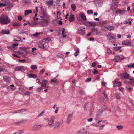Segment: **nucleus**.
Here are the masks:
<instances>
[{
  "label": "nucleus",
  "mask_w": 134,
  "mask_h": 134,
  "mask_svg": "<svg viewBox=\"0 0 134 134\" xmlns=\"http://www.w3.org/2000/svg\"><path fill=\"white\" fill-rule=\"evenodd\" d=\"M10 21L9 18L7 15H2L0 16V23L2 24H7Z\"/></svg>",
  "instance_id": "obj_1"
},
{
  "label": "nucleus",
  "mask_w": 134,
  "mask_h": 134,
  "mask_svg": "<svg viewBox=\"0 0 134 134\" xmlns=\"http://www.w3.org/2000/svg\"><path fill=\"white\" fill-rule=\"evenodd\" d=\"M55 117L54 116H52L48 120V124L46 126V127H51L54 126L53 123L55 121Z\"/></svg>",
  "instance_id": "obj_2"
},
{
  "label": "nucleus",
  "mask_w": 134,
  "mask_h": 134,
  "mask_svg": "<svg viewBox=\"0 0 134 134\" xmlns=\"http://www.w3.org/2000/svg\"><path fill=\"white\" fill-rule=\"evenodd\" d=\"M88 129L86 128H83L79 130L77 134H88Z\"/></svg>",
  "instance_id": "obj_3"
},
{
  "label": "nucleus",
  "mask_w": 134,
  "mask_h": 134,
  "mask_svg": "<svg viewBox=\"0 0 134 134\" xmlns=\"http://www.w3.org/2000/svg\"><path fill=\"white\" fill-rule=\"evenodd\" d=\"M43 126V124H35L32 127V129L34 130H39L41 127Z\"/></svg>",
  "instance_id": "obj_4"
},
{
  "label": "nucleus",
  "mask_w": 134,
  "mask_h": 134,
  "mask_svg": "<svg viewBox=\"0 0 134 134\" xmlns=\"http://www.w3.org/2000/svg\"><path fill=\"white\" fill-rule=\"evenodd\" d=\"M120 75L122 77L126 79H129V78L131 77L126 72L123 73H120Z\"/></svg>",
  "instance_id": "obj_5"
},
{
  "label": "nucleus",
  "mask_w": 134,
  "mask_h": 134,
  "mask_svg": "<svg viewBox=\"0 0 134 134\" xmlns=\"http://www.w3.org/2000/svg\"><path fill=\"white\" fill-rule=\"evenodd\" d=\"M14 70L16 71H21L23 72L25 71V68L23 66H18L14 68Z\"/></svg>",
  "instance_id": "obj_6"
},
{
  "label": "nucleus",
  "mask_w": 134,
  "mask_h": 134,
  "mask_svg": "<svg viewBox=\"0 0 134 134\" xmlns=\"http://www.w3.org/2000/svg\"><path fill=\"white\" fill-rule=\"evenodd\" d=\"M45 44V42H43V40L42 41H40L38 43V47L40 48L44 49L46 47Z\"/></svg>",
  "instance_id": "obj_7"
},
{
  "label": "nucleus",
  "mask_w": 134,
  "mask_h": 134,
  "mask_svg": "<svg viewBox=\"0 0 134 134\" xmlns=\"http://www.w3.org/2000/svg\"><path fill=\"white\" fill-rule=\"evenodd\" d=\"M94 2L97 7H100L102 5V2L101 0H94Z\"/></svg>",
  "instance_id": "obj_8"
},
{
  "label": "nucleus",
  "mask_w": 134,
  "mask_h": 134,
  "mask_svg": "<svg viewBox=\"0 0 134 134\" xmlns=\"http://www.w3.org/2000/svg\"><path fill=\"white\" fill-rule=\"evenodd\" d=\"M53 39V38L52 37H49L44 39L43 40V42H44L45 43L47 44L48 43L51 41H52Z\"/></svg>",
  "instance_id": "obj_9"
},
{
  "label": "nucleus",
  "mask_w": 134,
  "mask_h": 134,
  "mask_svg": "<svg viewBox=\"0 0 134 134\" xmlns=\"http://www.w3.org/2000/svg\"><path fill=\"white\" fill-rule=\"evenodd\" d=\"M42 14V16H41L40 17L42 18H44L47 17V15L46 14V9H43L41 10Z\"/></svg>",
  "instance_id": "obj_10"
},
{
  "label": "nucleus",
  "mask_w": 134,
  "mask_h": 134,
  "mask_svg": "<svg viewBox=\"0 0 134 134\" xmlns=\"http://www.w3.org/2000/svg\"><path fill=\"white\" fill-rule=\"evenodd\" d=\"M73 114H70L68 115V117L67 119L66 122L69 124L71 121V118L72 117Z\"/></svg>",
  "instance_id": "obj_11"
},
{
  "label": "nucleus",
  "mask_w": 134,
  "mask_h": 134,
  "mask_svg": "<svg viewBox=\"0 0 134 134\" xmlns=\"http://www.w3.org/2000/svg\"><path fill=\"white\" fill-rule=\"evenodd\" d=\"M48 23L49 22L48 20L44 19H43L42 20L41 24L43 26H47L48 25Z\"/></svg>",
  "instance_id": "obj_12"
},
{
  "label": "nucleus",
  "mask_w": 134,
  "mask_h": 134,
  "mask_svg": "<svg viewBox=\"0 0 134 134\" xmlns=\"http://www.w3.org/2000/svg\"><path fill=\"white\" fill-rule=\"evenodd\" d=\"M126 11V10L124 9L119 10L116 11V13L117 14L122 15L125 14Z\"/></svg>",
  "instance_id": "obj_13"
},
{
  "label": "nucleus",
  "mask_w": 134,
  "mask_h": 134,
  "mask_svg": "<svg viewBox=\"0 0 134 134\" xmlns=\"http://www.w3.org/2000/svg\"><path fill=\"white\" fill-rule=\"evenodd\" d=\"M63 122L62 120L60 121L59 122L57 121L55 123L54 127L57 128L59 127V126L61 125Z\"/></svg>",
  "instance_id": "obj_14"
},
{
  "label": "nucleus",
  "mask_w": 134,
  "mask_h": 134,
  "mask_svg": "<svg viewBox=\"0 0 134 134\" xmlns=\"http://www.w3.org/2000/svg\"><path fill=\"white\" fill-rule=\"evenodd\" d=\"M53 0H49L47 1H46V3L48 7H51L52 6L53 4Z\"/></svg>",
  "instance_id": "obj_15"
},
{
  "label": "nucleus",
  "mask_w": 134,
  "mask_h": 134,
  "mask_svg": "<svg viewBox=\"0 0 134 134\" xmlns=\"http://www.w3.org/2000/svg\"><path fill=\"white\" fill-rule=\"evenodd\" d=\"M79 15L83 21H86V20L87 19L83 13H80L79 14Z\"/></svg>",
  "instance_id": "obj_16"
},
{
  "label": "nucleus",
  "mask_w": 134,
  "mask_h": 134,
  "mask_svg": "<svg viewBox=\"0 0 134 134\" xmlns=\"http://www.w3.org/2000/svg\"><path fill=\"white\" fill-rule=\"evenodd\" d=\"M131 43V42L130 41H129L127 40H125L122 41V45H126L127 46L130 44Z\"/></svg>",
  "instance_id": "obj_17"
},
{
  "label": "nucleus",
  "mask_w": 134,
  "mask_h": 134,
  "mask_svg": "<svg viewBox=\"0 0 134 134\" xmlns=\"http://www.w3.org/2000/svg\"><path fill=\"white\" fill-rule=\"evenodd\" d=\"M28 76L29 78H36L37 77V75L32 73H30L28 75Z\"/></svg>",
  "instance_id": "obj_18"
},
{
  "label": "nucleus",
  "mask_w": 134,
  "mask_h": 134,
  "mask_svg": "<svg viewBox=\"0 0 134 134\" xmlns=\"http://www.w3.org/2000/svg\"><path fill=\"white\" fill-rule=\"evenodd\" d=\"M78 31L80 34L81 35H84L85 34V31L81 27L78 29Z\"/></svg>",
  "instance_id": "obj_19"
},
{
  "label": "nucleus",
  "mask_w": 134,
  "mask_h": 134,
  "mask_svg": "<svg viewBox=\"0 0 134 134\" xmlns=\"http://www.w3.org/2000/svg\"><path fill=\"white\" fill-rule=\"evenodd\" d=\"M4 80L7 83H9L11 81L10 78L7 76H5L3 78Z\"/></svg>",
  "instance_id": "obj_20"
},
{
  "label": "nucleus",
  "mask_w": 134,
  "mask_h": 134,
  "mask_svg": "<svg viewBox=\"0 0 134 134\" xmlns=\"http://www.w3.org/2000/svg\"><path fill=\"white\" fill-rule=\"evenodd\" d=\"M10 31L9 30H2L1 33L3 34H9Z\"/></svg>",
  "instance_id": "obj_21"
},
{
  "label": "nucleus",
  "mask_w": 134,
  "mask_h": 134,
  "mask_svg": "<svg viewBox=\"0 0 134 134\" xmlns=\"http://www.w3.org/2000/svg\"><path fill=\"white\" fill-rule=\"evenodd\" d=\"M74 20V15L71 14L69 17V21L70 22H72Z\"/></svg>",
  "instance_id": "obj_22"
},
{
  "label": "nucleus",
  "mask_w": 134,
  "mask_h": 134,
  "mask_svg": "<svg viewBox=\"0 0 134 134\" xmlns=\"http://www.w3.org/2000/svg\"><path fill=\"white\" fill-rule=\"evenodd\" d=\"M87 22L89 24V25L90 26H95L97 25L96 23L95 22H90L88 21H87Z\"/></svg>",
  "instance_id": "obj_23"
},
{
  "label": "nucleus",
  "mask_w": 134,
  "mask_h": 134,
  "mask_svg": "<svg viewBox=\"0 0 134 134\" xmlns=\"http://www.w3.org/2000/svg\"><path fill=\"white\" fill-rule=\"evenodd\" d=\"M107 37H110L113 40H115V36H113L112 34L111 33H109L106 35Z\"/></svg>",
  "instance_id": "obj_24"
},
{
  "label": "nucleus",
  "mask_w": 134,
  "mask_h": 134,
  "mask_svg": "<svg viewBox=\"0 0 134 134\" xmlns=\"http://www.w3.org/2000/svg\"><path fill=\"white\" fill-rule=\"evenodd\" d=\"M107 29L109 31H111L112 30L114 29V27L110 25H108L107 26Z\"/></svg>",
  "instance_id": "obj_25"
},
{
  "label": "nucleus",
  "mask_w": 134,
  "mask_h": 134,
  "mask_svg": "<svg viewBox=\"0 0 134 134\" xmlns=\"http://www.w3.org/2000/svg\"><path fill=\"white\" fill-rule=\"evenodd\" d=\"M92 32H93V35L96 34L97 32H96L98 30V29L96 28H93L91 29Z\"/></svg>",
  "instance_id": "obj_26"
},
{
  "label": "nucleus",
  "mask_w": 134,
  "mask_h": 134,
  "mask_svg": "<svg viewBox=\"0 0 134 134\" xmlns=\"http://www.w3.org/2000/svg\"><path fill=\"white\" fill-rule=\"evenodd\" d=\"M32 11L31 10H27L25 11L24 15L25 16L31 13Z\"/></svg>",
  "instance_id": "obj_27"
},
{
  "label": "nucleus",
  "mask_w": 134,
  "mask_h": 134,
  "mask_svg": "<svg viewBox=\"0 0 134 134\" xmlns=\"http://www.w3.org/2000/svg\"><path fill=\"white\" fill-rule=\"evenodd\" d=\"M26 110L25 109H22L16 111L15 112V113H19L21 112H24L26 111Z\"/></svg>",
  "instance_id": "obj_28"
},
{
  "label": "nucleus",
  "mask_w": 134,
  "mask_h": 134,
  "mask_svg": "<svg viewBox=\"0 0 134 134\" xmlns=\"http://www.w3.org/2000/svg\"><path fill=\"white\" fill-rule=\"evenodd\" d=\"M120 59V57L119 55H116L115 56L114 60L115 62H117Z\"/></svg>",
  "instance_id": "obj_29"
},
{
  "label": "nucleus",
  "mask_w": 134,
  "mask_h": 134,
  "mask_svg": "<svg viewBox=\"0 0 134 134\" xmlns=\"http://www.w3.org/2000/svg\"><path fill=\"white\" fill-rule=\"evenodd\" d=\"M59 82V81L57 79L56 77L52 79L51 80V82H53L55 83H58Z\"/></svg>",
  "instance_id": "obj_30"
},
{
  "label": "nucleus",
  "mask_w": 134,
  "mask_h": 134,
  "mask_svg": "<svg viewBox=\"0 0 134 134\" xmlns=\"http://www.w3.org/2000/svg\"><path fill=\"white\" fill-rule=\"evenodd\" d=\"M7 48L8 49H10L12 50L16 49L17 47H13L12 45L11 46H8L7 47Z\"/></svg>",
  "instance_id": "obj_31"
},
{
  "label": "nucleus",
  "mask_w": 134,
  "mask_h": 134,
  "mask_svg": "<svg viewBox=\"0 0 134 134\" xmlns=\"http://www.w3.org/2000/svg\"><path fill=\"white\" fill-rule=\"evenodd\" d=\"M12 25L14 26H20V24L19 23L15 22L13 23H12Z\"/></svg>",
  "instance_id": "obj_32"
},
{
  "label": "nucleus",
  "mask_w": 134,
  "mask_h": 134,
  "mask_svg": "<svg viewBox=\"0 0 134 134\" xmlns=\"http://www.w3.org/2000/svg\"><path fill=\"white\" fill-rule=\"evenodd\" d=\"M65 31V29L64 28H63V30L62 31V34L64 38H65L66 37V36L65 35V33H64Z\"/></svg>",
  "instance_id": "obj_33"
},
{
  "label": "nucleus",
  "mask_w": 134,
  "mask_h": 134,
  "mask_svg": "<svg viewBox=\"0 0 134 134\" xmlns=\"http://www.w3.org/2000/svg\"><path fill=\"white\" fill-rule=\"evenodd\" d=\"M20 34H25V35H28V34L27 32V31H24L23 30H22L21 31H20Z\"/></svg>",
  "instance_id": "obj_34"
},
{
  "label": "nucleus",
  "mask_w": 134,
  "mask_h": 134,
  "mask_svg": "<svg viewBox=\"0 0 134 134\" xmlns=\"http://www.w3.org/2000/svg\"><path fill=\"white\" fill-rule=\"evenodd\" d=\"M12 7L10 5H9L5 8V10L9 11L10 10L11 8Z\"/></svg>",
  "instance_id": "obj_35"
},
{
  "label": "nucleus",
  "mask_w": 134,
  "mask_h": 134,
  "mask_svg": "<svg viewBox=\"0 0 134 134\" xmlns=\"http://www.w3.org/2000/svg\"><path fill=\"white\" fill-rule=\"evenodd\" d=\"M43 90V88L42 87L38 88L36 90V91L38 92H40L41 90Z\"/></svg>",
  "instance_id": "obj_36"
},
{
  "label": "nucleus",
  "mask_w": 134,
  "mask_h": 134,
  "mask_svg": "<svg viewBox=\"0 0 134 134\" xmlns=\"http://www.w3.org/2000/svg\"><path fill=\"white\" fill-rule=\"evenodd\" d=\"M79 52V49L78 48H77L76 52L74 53V55L75 56L78 55Z\"/></svg>",
  "instance_id": "obj_37"
},
{
  "label": "nucleus",
  "mask_w": 134,
  "mask_h": 134,
  "mask_svg": "<svg viewBox=\"0 0 134 134\" xmlns=\"http://www.w3.org/2000/svg\"><path fill=\"white\" fill-rule=\"evenodd\" d=\"M30 68L32 70H35L37 69V67L35 65H32L31 66Z\"/></svg>",
  "instance_id": "obj_38"
},
{
  "label": "nucleus",
  "mask_w": 134,
  "mask_h": 134,
  "mask_svg": "<svg viewBox=\"0 0 134 134\" xmlns=\"http://www.w3.org/2000/svg\"><path fill=\"white\" fill-rule=\"evenodd\" d=\"M71 6L72 10L73 11H75L76 8L75 5L74 4H72L71 5Z\"/></svg>",
  "instance_id": "obj_39"
},
{
  "label": "nucleus",
  "mask_w": 134,
  "mask_h": 134,
  "mask_svg": "<svg viewBox=\"0 0 134 134\" xmlns=\"http://www.w3.org/2000/svg\"><path fill=\"white\" fill-rule=\"evenodd\" d=\"M94 108H93V107L92 105L91 106H90V114H92V113L94 110Z\"/></svg>",
  "instance_id": "obj_40"
},
{
  "label": "nucleus",
  "mask_w": 134,
  "mask_h": 134,
  "mask_svg": "<svg viewBox=\"0 0 134 134\" xmlns=\"http://www.w3.org/2000/svg\"><path fill=\"white\" fill-rule=\"evenodd\" d=\"M116 97L118 99H119L120 98V94L117 93L115 94Z\"/></svg>",
  "instance_id": "obj_41"
},
{
  "label": "nucleus",
  "mask_w": 134,
  "mask_h": 134,
  "mask_svg": "<svg viewBox=\"0 0 134 134\" xmlns=\"http://www.w3.org/2000/svg\"><path fill=\"white\" fill-rule=\"evenodd\" d=\"M22 52V55L23 56L26 55L27 54V51L26 50L23 51Z\"/></svg>",
  "instance_id": "obj_42"
},
{
  "label": "nucleus",
  "mask_w": 134,
  "mask_h": 134,
  "mask_svg": "<svg viewBox=\"0 0 134 134\" xmlns=\"http://www.w3.org/2000/svg\"><path fill=\"white\" fill-rule=\"evenodd\" d=\"M121 48V47L119 46L117 47H113V49L115 51H117L119 50Z\"/></svg>",
  "instance_id": "obj_43"
},
{
  "label": "nucleus",
  "mask_w": 134,
  "mask_h": 134,
  "mask_svg": "<svg viewBox=\"0 0 134 134\" xmlns=\"http://www.w3.org/2000/svg\"><path fill=\"white\" fill-rule=\"evenodd\" d=\"M31 94V92L29 91H27L24 93V95L29 96Z\"/></svg>",
  "instance_id": "obj_44"
},
{
  "label": "nucleus",
  "mask_w": 134,
  "mask_h": 134,
  "mask_svg": "<svg viewBox=\"0 0 134 134\" xmlns=\"http://www.w3.org/2000/svg\"><path fill=\"white\" fill-rule=\"evenodd\" d=\"M108 108V107L107 105H104L102 107V110L104 111L107 110Z\"/></svg>",
  "instance_id": "obj_45"
},
{
  "label": "nucleus",
  "mask_w": 134,
  "mask_h": 134,
  "mask_svg": "<svg viewBox=\"0 0 134 134\" xmlns=\"http://www.w3.org/2000/svg\"><path fill=\"white\" fill-rule=\"evenodd\" d=\"M99 23L101 24H106L107 22L105 21H100L99 22Z\"/></svg>",
  "instance_id": "obj_46"
},
{
  "label": "nucleus",
  "mask_w": 134,
  "mask_h": 134,
  "mask_svg": "<svg viewBox=\"0 0 134 134\" xmlns=\"http://www.w3.org/2000/svg\"><path fill=\"white\" fill-rule=\"evenodd\" d=\"M44 87L45 88H47V87L46 86V84L45 83H43L41 84V87Z\"/></svg>",
  "instance_id": "obj_47"
},
{
  "label": "nucleus",
  "mask_w": 134,
  "mask_h": 134,
  "mask_svg": "<svg viewBox=\"0 0 134 134\" xmlns=\"http://www.w3.org/2000/svg\"><path fill=\"white\" fill-rule=\"evenodd\" d=\"M24 121H25V120H22L20 121L19 122H17L15 123V124H16L17 125H19V124L20 123L23 122H24Z\"/></svg>",
  "instance_id": "obj_48"
},
{
  "label": "nucleus",
  "mask_w": 134,
  "mask_h": 134,
  "mask_svg": "<svg viewBox=\"0 0 134 134\" xmlns=\"http://www.w3.org/2000/svg\"><path fill=\"white\" fill-rule=\"evenodd\" d=\"M123 127L121 125L118 126H116V127L119 129L120 130L122 129Z\"/></svg>",
  "instance_id": "obj_49"
},
{
  "label": "nucleus",
  "mask_w": 134,
  "mask_h": 134,
  "mask_svg": "<svg viewBox=\"0 0 134 134\" xmlns=\"http://www.w3.org/2000/svg\"><path fill=\"white\" fill-rule=\"evenodd\" d=\"M23 133V131L21 130H20L18 131V132H16L15 134H21Z\"/></svg>",
  "instance_id": "obj_50"
},
{
  "label": "nucleus",
  "mask_w": 134,
  "mask_h": 134,
  "mask_svg": "<svg viewBox=\"0 0 134 134\" xmlns=\"http://www.w3.org/2000/svg\"><path fill=\"white\" fill-rule=\"evenodd\" d=\"M80 93L81 95H83L85 94V92L82 90H81L80 91Z\"/></svg>",
  "instance_id": "obj_51"
},
{
  "label": "nucleus",
  "mask_w": 134,
  "mask_h": 134,
  "mask_svg": "<svg viewBox=\"0 0 134 134\" xmlns=\"http://www.w3.org/2000/svg\"><path fill=\"white\" fill-rule=\"evenodd\" d=\"M91 125L95 126L96 127H97L99 126V125L97 124V123H93L91 124Z\"/></svg>",
  "instance_id": "obj_52"
},
{
  "label": "nucleus",
  "mask_w": 134,
  "mask_h": 134,
  "mask_svg": "<svg viewBox=\"0 0 134 134\" xmlns=\"http://www.w3.org/2000/svg\"><path fill=\"white\" fill-rule=\"evenodd\" d=\"M44 112V110H43L39 114L38 116V117H39L41 116H42L43 113Z\"/></svg>",
  "instance_id": "obj_53"
},
{
  "label": "nucleus",
  "mask_w": 134,
  "mask_h": 134,
  "mask_svg": "<svg viewBox=\"0 0 134 134\" xmlns=\"http://www.w3.org/2000/svg\"><path fill=\"white\" fill-rule=\"evenodd\" d=\"M87 12L88 13L90 14H93V12L92 10H88L87 11Z\"/></svg>",
  "instance_id": "obj_54"
},
{
  "label": "nucleus",
  "mask_w": 134,
  "mask_h": 134,
  "mask_svg": "<svg viewBox=\"0 0 134 134\" xmlns=\"http://www.w3.org/2000/svg\"><path fill=\"white\" fill-rule=\"evenodd\" d=\"M91 79V77L88 78H87L85 80L86 82H87L90 81Z\"/></svg>",
  "instance_id": "obj_55"
},
{
  "label": "nucleus",
  "mask_w": 134,
  "mask_h": 134,
  "mask_svg": "<svg viewBox=\"0 0 134 134\" xmlns=\"http://www.w3.org/2000/svg\"><path fill=\"white\" fill-rule=\"evenodd\" d=\"M93 70L94 71H93L92 72L94 74H98V71H97L96 69H93Z\"/></svg>",
  "instance_id": "obj_56"
},
{
  "label": "nucleus",
  "mask_w": 134,
  "mask_h": 134,
  "mask_svg": "<svg viewBox=\"0 0 134 134\" xmlns=\"http://www.w3.org/2000/svg\"><path fill=\"white\" fill-rule=\"evenodd\" d=\"M41 81H42V83L43 82H46V83H48V81L46 80H44V79H42L41 80Z\"/></svg>",
  "instance_id": "obj_57"
},
{
  "label": "nucleus",
  "mask_w": 134,
  "mask_h": 134,
  "mask_svg": "<svg viewBox=\"0 0 134 134\" xmlns=\"http://www.w3.org/2000/svg\"><path fill=\"white\" fill-rule=\"evenodd\" d=\"M96 122H97V124H99V123H100L102 121V120H98V119H96Z\"/></svg>",
  "instance_id": "obj_58"
},
{
  "label": "nucleus",
  "mask_w": 134,
  "mask_h": 134,
  "mask_svg": "<svg viewBox=\"0 0 134 134\" xmlns=\"http://www.w3.org/2000/svg\"><path fill=\"white\" fill-rule=\"evenodd\" d=\"M128 84H131L132 85L134 86V81H129L128 82Z\"/></svg>",
  "instance_id": "obj_59"
},
{
  "label": "nucleus",
  "mask_w": 134,
  "mask_h": 134,
  "mask_svg": "<svg viewBox=\"0 0 134 134\" xmlns=\"http://www.w3.org/2000/svg\"><path fill=\"white\" fill-rule=\"evenodd\" d=\"M87 103H86L84 105L83 108H84V110H85V111H87V109H86V105H87Z\"/></svg>",
  "instance_id": "obj_60"
},
{
  "label": "nucleus",
  "mask_w": 134,
  "mask_h": 134,
  "mask_svg": "<svg viewBox=\"0 0 134 134\" xmlns=\"http://www.w3.org/2000/svg\"><path fill=\"white\" fill-rule=\"evenodd\" d=\"M121 85V83L120 82H118L117 83V85L118 87H120Z\"/></svg>",
  "instance_id": "obj_61"
},
{
  "label": "nucleus",
  "mask_w": 134,
  "mask_h": 134,
  "mask_svg": "<svg viewBox=\"0 0 134 134\" xmlns=\"http://www.w3.org/2000/svg\"><path fill=\"white\" fill-rule=\"evenodd\" d=\"M19 62H20L22 63H24V62H26V61L25 59L23 60H21V59H19Z\"/></svg>",
  "instance_id": "obj_62"
},
{
  "label": "nucleus",
  "mask_w": 134,
  "mask_h": 134,
  "mask_svg": "<svg viewBox=\"0 0 134 134\" xmlns=\"http://www.w3.org/2000/svg\"><path fill=\"white\" fill-rule=\"evenodd\" d=\"M6 3H0V7H1L2 6H6Z\"/></svg>",
  "instance_id": "obj_63"
},
{
  "label": "nucleus",
  "mask_w": 134,
  "mask_h": 134,
  "mask_svg": "<svg viewBox=\"0 0 134 134\" xmlns=\"http://www.w3.org/2000/svg\"><path fill=\"white\" fill-rule=\"evenodd\" d=\"M18 19L19 21H21L22 20V17L21 16H19L18 17Z\"/></svg>",
  "instance_id": "obj_64"
}]
</instances>
